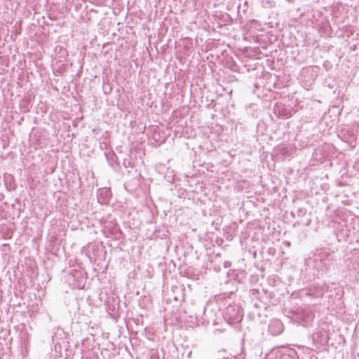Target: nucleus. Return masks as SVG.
Listing matches in <instances>:
<instances>
[{
  "label": "nucleus",
  "instance_id": "1",
  "mask_svg": "<svg viewBox=\"0 0 359 359\" xmlns=\"http://www.w3.org/2000/svg\"><path fill=\"white\" fill-rule=\"evenodd\" d=\"M276 359H298L297 352L292 348H283L278 351Z\"/></svg>",
  "mask_w": 359,
  "mask_h": 359
},
{
  "label": "nucleus",
  "instance_id": "2",
  "mask_svg": "<svg viewBox=\"0 0 359 359\" xmlns=\"http://www.w3.org/2000/svg\"><path fill=\"white\" fill-rule=\"evenodd\" d=\"M226 315H229V320H239L241 318V315L238 309H236L234 306L229 305L226 309Z\"/></svg>",
  "mask_w": 359,
  "mask_h": 359
},
{
  "label": "nucleus",
  "instance_id": "3",
  "mask_svg": "<svg viewBox=\"0 0 359 359\" xmlns=\"http://www.w3.org/2000/svg\"><path fill=\"white\" fill-rule=\"evenodd\" d=\"M97 197L99 203H106L110 199L111 191L107 188L100 189Z\"/></svg>",
  "mask_w": 359,
  "mask_h": 359
},
{
  "label": "nucleus",
  "instance_id": "4",
  "mask_svg": "<svg viewBox=\"0 0 359 359\" xmlns=\"http://www.w3.org/2000/svg\"><path fill=\"white\" fill-rule=\"evenodd\" d=\"M273 326H275L278 328V333H280L283 330V325L278 320L273 322L272 324L270 325V327H272Z\"/></svg>",
  "mask_w": 359,
  "mask_h": 359
},
{
  "label": "nucleus",
  "instance_id": "5",
  "mask_svg": "<svg viewBox=\"0 0 359 359\" xmlns=\"http://www.w3.org/2000/svg\"><path fill=\"white\" fill-rule=\"evenodd\" d=\"M230 264H231L230 262H224V266L225 268H228V267L230 266Z\"/></svg>",
  "mask_w": 359,
  "mask_h": 359
}]
</instances>
